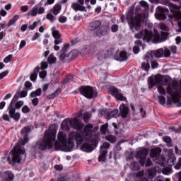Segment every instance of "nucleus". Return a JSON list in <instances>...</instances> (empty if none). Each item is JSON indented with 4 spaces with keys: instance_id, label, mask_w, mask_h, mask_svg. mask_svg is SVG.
<instances>
[{
    "instance_id": "obj_1",
    "label": "nucleus",
    "mask_w": 181,
    "mask_h": 181,
    "mask_svg": "<svg viewBox=\"0 0 181 181\" xmlns=\"http://www.w3.org/2000/svg\"><path fill=\"white\" fill-rule=\"evenodd\" d=\"M134 11L135 7H129L126 15V19L127 21L130 30H132V32H138L140 30L142 26V22H144L145 17L142 13H138L134 17Z\"/></svg>"
},
{
    "instance_id": "obj_2",
    "label": "nucleus",
    "mask_w": 181,
    "mask_h": 181,
    "mask_svg": "<svg viewBox=\"0 0 181 181\" xmlns=\"http://www.w3.org/2000/svg\"><path fill=\"white\" fill-rule=\"evenodd\" d=\"M56 150L64 151L65 152H71L74 148V142L71 140L67 141L66 136L63 133L58 134V141L54 144Z\"/></svg>"
},
{
    "instance_id": "obj_3",
    "label": "nucleus",
    "mask_w": 181,
    "mask_h": 181,
    "mask_svg": "<svg viewBox=\"0 0 181 181\" xmlns=\"http://www.w3.org/2000/svg\"><path fill=\"white\" fill-rule=\"evenodd\" d=\"M56 138V134L53 132H46L44 139L41 141H37L35 145L33 146V149H38L40 151H46V149H52L53 148V141Z\"/></svg>"
},
{
    "instance_id": "obj_4",
    "label": "nucleus",
    "mask_w": 181,
    "mask_h": 181,
    "mask_svg": "<svg viewBox=\"0 0 181 181\" xmlns=\"http://www.w3.org/2000/svg\"><path fill=\"white\" fill-rule=\"evenodd\" d=\"M170 76H162L160 74L150 76L148 78V90H151L155 86H168L170 83Z\"/></svg>"
},
{
    "instance_id": "obj_5",
    "label": "nucleus",
    "mask_w": 181,
    "mask_h": 181,
    "mask_svg": "<svg viewBox=\"0 0 181 181\" xmlns=\"http://www.w3.org/2000/svg\"><path fill=\"white\" fill-rule=\"evenodd\" d=\"M70 48V44L65 45L62 50L59 52V59L63 62V63H70L71 60L76 59L78 56V50H72L69 53H67V50Z\"/></svg>"
},
{
    "instance_id": "obj_6",
    "label": "nucleus",
    "mask_w": 181,
    "mask_h": 181,
    "mask_svg": "<svg viewBox=\"0 0 181 181\" xmlns=\"http://www.w3.org/2000/svg\"><path fill=\"white\" fill-rule=\"evenodd\" d=\"M148 155H149V148H140L136 151V159H139V163L141 166L149 168L153 165L151 158L146 159V156H148Z\"/></svg>"
},
{
    "instance_id": "obj_7",
    "label": "nucleus",
    "mask_w": 181,
    "mask_h": 181,
    "mask_svg": "<svg viewBox=\"0 0 181 181\" xmlns=\"http://www.w3.org/2000/svg\"><path fill=\"white\" fill-rule=\"evenodd\" d=\"M176 87H177V81H172L170 83L168 82V84L167 85L166 88V93L169 95H170L173 102L175 104H177V103H180V98H181V93L179 90H175L173 92V90H176Z\"/></svg>"
},
{
    "instance_id": "obj_8",
    "label": "nucleus",
    "mask_w": 181,
    "mask_h": 181,
    "mask_svg": "<svg viewBox=\"0 0 181 181\" xmlns=\"http://www.w3.org/2000/svg\"><path fill=\"white\" fill-rule=\"evenodd\" d=\"M20 97L18 93L13 96L10 105H8L7 110L8 111V115L10 118L13 119L16 122H18L19 119H21V113L15 112V103H18V100H19Z\"/></svg>"
},
{
    "instance_id": "obj_9",
    "label": "nucleus",
    "mask_w": 181,
    "mask_h": 181,
    "mask_svg": "<svg viewBox=\"0 0 181 181\" xmlns=\"http://www.w3.org/2000/svg\"><path fill=\"white\" fill-rule=\"evenodd\" d=\"M77 90L81 95L86 97V98H88V100L97 97V90L91 86H82L78 88Z\"/></svg>"
},
{
    "instance_id": "obj_10",
    "label": "nucleus",
    "mask_w": 181,
    "mask_h": 181,
    "mask_svg": "<svg viewBox=\"0 0 181 181\" xmlns=\"http://www.w3.org/2000/svg\"><path fill=\"white\" fill-rule=\"evenodd\" d=\"M25 150L19 148L14 147L13 150V158L12 162L13 164L15 163H21V160H22V158H21V155H25Z\"/></svg>"
},
{
    "instance_id": "obj_11",
    "label": "nucleus",
    "mask_w": 181,
    "mask_h": 181,
    "mask_svg": "<svg viewBox=\"0 0 181 181\" xmlns=\"http://www.w3.org/2000/svg\"><path fill=\"white\" fill-rule=\"evenodd\" d=\"M108 33H110V25H104L95 31V36L97 37H104V36H108Z\"/></svg>"
},
{
    "instance_id": "obj_12",
    "label": "nucleus",
    "mask_w": 181,
    "mask_h": 181,
    "mask_svg": "<svg viewBox=\"0 0 181 181\" xmlns=\"http://www.w3.org/2000/svg\"><path fill=\"white\" fill-rule=\"evenodd\" d=\"M70 127L74 128V129H77L78 131H81L84 127V124L80 122V120L77 117H74L72 119H69Z\"/></svg>"
},
{
    "instance_id": "obj_13",
    "label": "nucleus",
    "mask_w": 181,
    "mask_h": 181,
    "mask_svg": "<svg viewBox=\"0 0 181 181\" xmlns=\"http://www.w3.org/2000/svg\"><path fill=\"white\" fill-rule=\"evenodd\" d=\"M15 173L11 170L4 171L1 174V181H14Z\"/></svg>"
},
{
    "instance_id": "obj_14",
    "label": "nucleus",
    "mask_w": 181,
    "mask_h": 181,
    "mask_svg": "<svg viewBox=\"0 0 181 181\" xmlns=\"http://www.w3.org/2000/svg\"><path fill=\"white\" fill-rule=\"evenodd\" d=\"M93 128H94V126L91 124H88L85 126L82 135L86 139H90V138H91V135H93L91 129H93Z\"/></svg>"
},
{
    "instance_id": "obj_15",
    "label": "nucleus",
    "mask_w": 181,
    "mask_h": 181,
    "mask_svg": "<svg viewBox=\"0 0 181 181\" xmlns=\"http://www.w3.org/2000/svg\"><path fill=\"white\" fill-rule=\"evenodd\" d=\"M114 59L117 62H125V60H128V55L125 51H121L120 52L117 51L114 56Z\"/></svg>"
},
{
    "instance_id": "obj_16",
    "label": "nucleus",
    "mask_w": 181,
    "mask_h": 181,
    "mask_svg": "<svg viewBox=\"0 0 181 181\" xmlns=\"http://www.w3.org/2000/svg\"><path fill=\"white\" fill-rule=\"evenodd\" d=\"M69 137L72 138V139H75L76 142V145H81L83 144L84 139L83 138V135L78 132H71L69 134Z\"/></svg>"
},
{
    "instance_id": "obj_17",
    "label": "nucleus",
    "mask_w": 181,
    "mask_h": 181,
    "mask_svg": "<svg viewBox=\"0 0 181 181\" xmlns=\"http://www.w3.org/2000/svg\"><path fill=\"white\" fill-rule=\"evenodd\" d=\"M103 23H101V21L95 20L90 23L88 29L90 30V32H94L98 30L99 28H101V25Z\"/></svg>"
},
{
    "instance_id": "obj_18",
    "label": "nucleus",
    "mask_w": 181,
    "mask_h": 181,
    "mask_svg": "<svg viewBox=\"0 0 181 181\" xmlns=\"http://www.w3.org/2000/svg\"><path fill=\"white\" fill-rule=\"evenodd\" d=\"M45 12V7L42 6H34L30 11L28 12L31 16H36V15H42Z\"/></svg>"
},
{
    "instance_id": "obj_19",
    "label": "nucleus",
    "mask_w": 181,
    "mask_h": 181,
    "mask_svg": "<svg viewBox=\"0 0 181 181\" xmlns=\"http://www.w3.org/2000/svg\"><path fill=\"white\" fill-rule=\"evenodd\" d=\"M119 110L122 117L127 118L128 117V115L129 114V107L128 106L125 104H121Z\"/></svg>"
},
{
    "instance_id": "obj_20",
    "label": "nucleus",
    "mask_w": 181,
    "mask_h": 181,
    "mask_svg": "<svg viewBox=\"0 0 181 181\" xmlns=\"http://www.w3.org/2000/svg\"><path fill=\"white\" fill-rule=\"evenodd\" d=\"M152 39H153V32H152L151 30H149L146 28L144 29L143 40H144L147 43H149V42H151V40H152Z\"/></svg>"
},
{
    "instance_id": "obj_21",
    "label": "nucleus",
    "mask_w": 181,
    "mask_h": 181,
    "mask_svg": "<svg viewBox=\"0 0 181 181\" xmlns=\"http://www.w3.org/2000/svg\"><path fill=\"white\" fill-rule=\"evenodd\" d=\"M165 13H169V10L168 8H160L159 13L156 15L157 19L159 21H165L167 18Z\"/></svg>"
},
{
    "instance_id": "obj_22",
    "label": "nucleus",
    "mask_w": 181,
    "mask_h": 181,
    "mask_svg": "<svg viewBox=\"0 0 181 181\" xmlns=\"http://www.w3.org/2000/svg\"><path fill=\"white\" fill-rule=\"evenodd\" d=\"M161 153H162V148L160 147H156V148H152L150 151V156L153 159H156V158H158L160 156Z\"/></svg>"
},
{
    "instance_id": "obj_23",
    "label": "nucleus",
    "mask_w": 181,
    "mask_h": 181,
    "mask_svg": "<svg viewBox=\"0 0 181 181\" xmlns=\"http://www.w3.org/2000/svg\"><path fill=\"white\" fill-rule=\"evenodd\" d=\"M81 150L83 152H93V151H94V145L88 142H84L81 146Z\"/></svg>"
},
{
    "instance_id": "obj_24",
    "label": "nucleus",
    "mask_w": 181,
    "mask_h": 181,
    "mask_svg": "<svg viewBox=\"0 0 181 181\" xmlns=\"http://www.w3.org/2000/svg\"><path fill=\"white\" fill-rule=\"evenodd\" d=\"M49 12L53 13L55 16L62 12V4L60 3L56 4L53 8H50Z\"/></svg>"
},
{
    "instance_id": "obj_25",
    "label": "nucleus",
    "mask_w": 181,
    "mask_h": 181,
    "mask_svg": "<svg viewBox=\"0 0 181 181\" xmlns=\"http://www.w3.org/2000/svg\"><path fill=\"white\" fill-rule=\"evenodd\" d=\"M71 6L75 12H78V11H80V12H85L86 11V6H81L78 3L74 2L71 4Z\"/></svg>"
},
{
    "instance_id": "obj_26",
    "label": "nucleus",
    "mask_w": 181,
    "mask_h": 181,
    "mask_svg": "<svg viewBox=\"0 0 181 181\" xmlns=\"http://www.w3.org/2000/svg\"><path fill=\"white\" fill-rule=\"evenodd\" d=\"M118 117V110L117 108L112 111L107 112L106 119L110 120L111 118H117Z\"/></svg>"
},
{
    "instance_id": "obj_27",
    "label": "nucleus",
    "mask_w": 181,
    "mask_h": 181,
    "mask_svg": "<svg viewBox=\"0 0 181 181\" xmlns=\"http://www.w3.org/2000/svg\"><path fill=\"white\" fill-rule=\"evenodd\" d=\"M61 128L63 131H70V120L65 119L61 124Z\"/></svg>"
},
{
    "instance_id": "obj_28",
    "label": "nucleus",
    "mask_w": 181,
    "mask_h": 181,
    "mask_svg": "<svg viewBox=\"0 0 181 181\" xmlns=\"http://www.w3.org/2000/svg\"><path fill=\"white\" fill-rule=\"evenodd\" d=\"M62 93V88H58L53 93H51L47 96V100H53L57 95Z\"/></svg>"
},
{
    "instance_id": "obj_29",
    "label": "nucleus",
    "mask_w": 181,
    "mask_h": 181,
    "mask_svg": "<svg viewBox=\"0 0 181 181\" xmlns=\"http://www.w3.org/2000/svg\"><path fill=\"white\" fill-rule=\"evenodd\" d=\"M107 57H108V55L105 51H100L98 53L97 59L99 62H103V60L107 59Z\"/></svg>"
},
{
    "instance_id": "obj_30",
    "label": "nucleus",
    "mask_w": 181,
    "mask_h": 181,
    "mask_svg": "<svg viewBox=\"0 0 181 181\" xmlns=\"http://www.w3.org/2000/svg\"><path fill=\"white\" fill-rule=\"evenodd\" d=\"M109 90L111 95L115 98H116L121 93V90H119V88L115 86L110 87Z\"/></svg>"
},
{
    "instance_id": "obj_31",
    "label": "nucleus",
    "mask_w": 181,
    "mask_h": 181,
    "mask_svg": "<svg viewBox=\"0 0 181 181\" xmlns=\"http://www.w3.org/2000/svg\"><path fill=\"white\" fill-rule=\"evenodd\" d=\"M51 30L54 39H60L62 37V34H60V32H59V30H56V27H52L51 28Z\"/></svg>"
},
{
    "instance_id": "obj_32",
    "label": "nucleus",
    "mask_w": 181,
    "mask_h": 181,
    "mask_svg": "<svg viewBox=\"0 0 181 181\" xmlns=\"http://www.w3.org/2000/svg\"><path fill=\"white\" fill-rule=\"evenodd\" d=\"M42 95V89L37 88L35 91H33L30 94L31 98H36V97H40Z\"/></svg>"
},
{
    "instance_id": "obj_33",
    "label": "nucleus",
    "mask_w": 181,
    "mask_h": 181,
    "mask_svg": "<svg viewBox=\"0 0 181 181\" xmlns=\"http://www.w3.org/2000/svg\"><path fill=\"white\" fill-rule=\"evenodd\" d=\"M107 153L108 151H100V155L98 157L99 162H105Z\"/></svg>"
},
{
    "instance_id": "obj_34",
    "label": "nucleus",
    "mask_w": 181,
    "mask_h": 181,
    "mask_svg": "<svg viewBox=\"0 0 181 181\" xmlns=\"http://www.w3.org/2000/svg\"><path fill=\"white\" fill-rule=\"evenodd\" d=\"M19 19V15L14 16L7 23V28H11L12 25H15L16 22H18Z\"/></svg>"
},
{
    "instance_id": "obj_35",
    "label": "nucleus",
    "mask_w": 181,
    "mask_h": 181,
    "mask_svg": "<svg viewBox=\"0 0 181 181\" xmlns=\"http://www.w3.org/2000/svg\"><path fill=\"white\" fill-rule=\"evenodd\" d=\"M153 54L156 59H160V57H163V48H160V49L156 50L153 52Z\"/></svg>"
},
{
    "instance_id": "obj_36",
    "label": "nucleus",
    "mask_w": 181,
    "mask_h": 181,
    "mask_svg": "<svg viewBox=\"0 0 181 181\" xmlns=\"http://www.w3.org/2000/svg\"><path fill=\"white\" fill-rule=\"evenodd\" d=\"M57 62V58L54 57V54H50L47 58L48 64H54Z\"/></svg>"
},
{
    "instance_id": "obj_37",
    "label": "nucleus",
    "mask_w": 181,
    "mask_h": 181,
    "mask_svg": "<svg viewBox=\"0 0 181 181\" xmlns=\"http://www.w3.org/2000/svg\"><path fill=\"white\" fill-rule=\"evenodd\" d=\"M106 141H108L110 144H115L117 142V136L114 135H107L105 136Z\"/></svg>"
},
{
    "instance_id": "obj_38",
    "label": "nucleus",
    "mask_w": 181,
    "mask_h": 181,
    "mask_svg": "<svg viewBox=\"0 0 181 181\" xmlns=\"http://www.w3.org/2000/svg\"><path fill=\"white\" fill-rule=\"evenodd\" d=\"M175 163H176V157L175 156L169 157L167 160V165H168V166H170V168H172V166H173Z\"/></svg>"
},
{
    "instance_id": "obj_39",
    "label": "nucleus",
    "mask_w": 181,
    "mask_h": 181,
    "mask_svg": "<svg viewBox=\"0 0 181 181\" xmlns=\"http://www.w3.org/2000/svg\"><path fill=\"white\" fill-rule=\"evenodd\" d=\"M141 69L145 71H149V69H151V65L149 64V62L146 61V62L141 63Z\"/></svg>"
},
{
    "instance_id": "obj_40",
    "label": "nucleus",
    "mask_w": 181,
    "mask_h": 181,
    "mask_svg": "<svg viewBox=\"0 0 181 181\" xmlns=\"http://www.w3.org/2000/svg\"><path fill=\"white\" fill-rule=\"evenodd\" d=\"M163 141L165 142L166 144H168V146L170 147L172 146V138L169 136H165L163 137Z\"/></svg>"
},
{
    "instance_id": "obj_41",
    "label": "nucleus",
    "mask_w": 181,
    "mask_h": 181,
    "mask_svg": "<svg viewBox=\"0 0 181 181\" xmlns=\"http://www.w3.org/2000/svg\"><path fill=\"white\" fill-rule=\"evenodd\" d=\"M24 103L23 100H18L16 103H14L15 112H16V110H21V107L23 105Z\"/></svg>"
},
{
    "instance_id": "obj_42",
    "label": "nucleus",
    "mask_w": 181,
    "mask_h": 181,
    "mask_svg": "<svg viewBox=\"0 0 181 181\" xmlns=\"http://www.w3.org/2000/svg\"><path fill=\"white\" fill-rule=\"evenodd\" d=\"M31 129L30 127H24L21 132L23 135H25V136H28V134H29V132H30Z\"/></svg>"
},
{
    "instance_id": "obj_43",
    "label": "nucleus",
    "mask_w": 181,
    "mask_h": 181,
    "mask_svg": "<svg viewBox=\"0 0 181 181\" xmlns=\"http://www.w3.org/2000/svg\"><path fill=\"white\" fill-rule=\"evenodd\" d=\"M107 129H108V124H105L100 126V132L103 135L107 134Z\"/></svg>"
},
{
    "instance_id": "obj_44",
    "label": "nucleus",
    "mask_w": 181,
    "mask_h": 181,
    "mask_svg": "<svg viewBox=\"0 0 181 181\" xmlns=\"http://www.w3.org/2000/svg\"><path fill=\"white\" fill-rule=\"evenodd\" d=\"M110 146V145L109 144V143L104 142L103 145L100 146V152L107 151V149H109Z\"/></svg>"
},
{
    "instance_id": "obj_45",
    "label": "nucleus",
    "mask_w": 181,
    "mask_h": 181,
    "mask_svg": "<svg viewBox=\"0 0 181 181\" xmlns=\"http://www.w3.org/2000/svg\"><path fill=\"white\" fill-rule=\"evenodd\" d=\"M158 92L159 94H161V95H166V90H165V88L162 86H159L157 87Z\"/></svg>"
},
{
    "instance_id": "obj_46",
    "label": "nucleus",
    "mask_w": 181,
    "mask_h": 181,
    "mask_svg": "<svg viewBox=\"0 0 181 181\" xmlns=\"http://www.w3.org/2000/svg\"><path fill=\"white\" fill-rule=\"evenodd\" d=\"M158 103L159 104H160V105H165L166 103V98H165V96L158 95Z\"/></svg>"
},
{
    "instance_id": "obj_47",
    "label": "nucleus",
    "mask_w": 181,
    "mask_h": 181,
    "mask_svg": "<svg viewBox=\"0 0 181 181\" xmlns=\"http://www.w3.org/2000/svg\"><path fill=\"white\" fill-rule=\"evenodd\" d=\"M160 41V35L159 33L155 34L153 35V43H159Z\"/></svg>"
},
{
    "instance_id": "obj_48",
    "label": "nucleus",
    "mask_w": 181,
    "mask_h": 181,
    "mask_svg": "<svg viewBox=\"0 0 181 181\" xmlns=\"http://www.w3.org/2000/svg\"><path fill=\"white\" fill-rule=\"evenodd\" d=\"M116 100H118V101H127V98L124 96L121 92L115 97Z\"/></svg>"
},
{
    "instance_id": "obj_49",
    "label": "nucleus",
    "mask_w": 181,
    "mask_h": 181,
    "mask_svg": "<svg viewBox=\"0 0 181 181\" xmlns=\"http://www.w3.org/2000/svg\"><path fill=\"white\" fill-rule=\"evenodd\" d=\"M144 30H141L140 32L134 35L135 39H144Z\"/></svg>"
},
{
    "instance_id": "obj_50",
    "label": "nucleus",
    "mask_w": 181,
    "mask_h": 181,
    "mask_svg": "<svg viewBox=\"0 0 181 181\" xmlns=\"http://www.w3.org/2000/svg\"><path fill=\"white\" fill-rule=\"evenodd\" d=\"M83 121L86 124H87V122H88V121H90V113L88 112H86L83 114Z\"/></svg>"
},
{
    "instance_id": "obj_51",
    "label": "nucleus",
    "mask_w": 181,
    "mask_h": 181,
    "mask_svg": "<svg viewBox=\"0 0 181 181\" xmlns=\"http://www.w3.org/2000/svg\"><path fill=\"white\" fill-rule=\"evenodd\" d=\"M46 18L48 21H49L51 23H53L54 22V21H56V18H54V16H53L52 14V13H48L47 15H46Z\"/></svg>"
},
{
    "instance_id": "obj_52",
    "label": "nucleus",
    "mask_w": 181,
    "mask_h": 181,
    "mask_svg": "<svg viewBox=\"0 0 181 181\" xmlns=\"http://www.w3.org/2000/svg\"><path fill=\"white\" fill-rule=\"evenodd\" d=\"M114 52H115V47H111L107 50L106 54L107 55V57L112 56L114 54Z\"/></svg>"
},
{
    "instance_id": "obj_53",
    "label": "nucleus",
    "mask_w": 181,
    "mask_h": 181,
    "mask_svg": "<svg viewBox=\"0 0 181 181\" xmlns=\"http://www.w3.org/2000/svg\"><path fill=\"white\" fill-rule=\"evenodd\" d=\"M41 70H46V69H47V67H49V62H46V61H42L41 63Z\"/></svg>"
},
{
    "instance_id": "obj_54",
    "label": "nucleus",
    "mask_w": 181,
    "mask_h": 181,
    "mask_svg": "<svg viewBox=\"0 0 181 181\" xmlns=\"http://www.w3.org/2000/svg\"><path fill=\"white\" fill-rule=\"evenodd\" d=\"M73 78H74V76H73L71 74H69L64 79V83H70V81H73Z\"/></svg>"
},
{
    "instance_id": "obj_55",
    "label": "nucleus",
    "mask_w": 181,
    "mask_h": 181,
    "mask_svg": "<svg viewBox=\"0 0 181 181\" xmlns=\"http://www.w3.org/2000/svg\"><path fill=\"white\" fill-rule=\"evenodd\" d=\"M24 86L27 91H29V90H32V83L29 81H25Z\"/></svg>"
},
{
    "instance_id": "obj_56",
    "label": "nucleus",
    "mask_w": 181,
    "mask_h": 181,
    "mask_svg": "<svg viewBox=\"0 0 181 181\" xmlns=\"http://www.w3.org/2000/svg\"><path fill=\"white\" fill-rule=\"evenodd\" d=\"M21 112H23V114H28L30 112V108L28 107V105H24L21 109Z\"/></svg>"
},
{
    "instance_id": "obj_57",
    "label": "nucleus",
    "mask_w": 181,
    "mask_h": 181,
    "mask_svg": "<svg viewBox=\"0 0 181 181\" xmlns=\"http://www.w3.org/2000/svg\"><path fill=\"white\" fill-rule=\"evenodd\" d=\"M140 4V6H142V8H145L146 9H148L149 8V4H148V2L141 0L139 2Z\"/></svg>"
},
{
    "instance_id": "obj_58",
    "label": "nucleus",
    "mask_w": 181,
    "mask_h": 181,
    "mask_svg": "<svg viewBox=\"0 0 181 181\" xmlns=\"http://www.w3.org/2000/svg\"><path fill=\"white\" fill-rule=\"evenodd\" d=\"M17 93L18 94V97H20V98H25V97L28 95V91L26 90H23Z\"/></svg>"
},
{
    "instance_id": "obj_59",
    "label": "nucleus",
    "mask_w": 181,
    "mask_h": 181,
    "mask_svg": "<svg viewBox=\"0 0 181 181\" xmlns=\"http://www.w3.org/2000/svg\"><path fill=\"white\" fill-rule=\"evenodd\" d=\"M163 56L164 57H170V49L168 48L163 49Z\"/></svg>"
},
{
    "instance_id": "obj_60",
    "label": "nucleus",
    "mask_w": 181,
    "mask_h": 181,
    "mask_svg": "<svg viewBox=\"0 0 181 181\" xmlns=\"http://www.w3.org/2000/svg\"><path fill=\"white\" fill-rule=\"evenodd\" d=\"M46 76H47V71H42L39 73L40 78H46Z\"/></svg>"
},
{
    "instance_id": "obj_61",
    "label": "nucleus",
    "mask_w": 181,
    "mask_h": 181,
    "mask_svg": "<svg viewBox=\"0 0 181 181\" xmlns=\"http://www.w3.org/2000/svg\"><path fill=\"white\" fill-rule=\"evenodd\" d=\"M111 31L112 33H117L118 32V25L114 24L111 26Z\"/></svg>"
},
{
    "instance_id": "obj_62",
    "label": "nucleus",
    "mask_w": 181,
    "mask_h": 181,
    "mask_svg": "<svg viewBox=\"0 0 181 181\" xmlns=\"http://www.w3.org/2000/svg\"><path fill=\"white\" fill-rule=\"evenodd\" d=\"M170 129L173 132H175V134H180L181 132V127L178 128H175V127H170Z\"/></svg>"
},
{
    "instance_id": "obj_63",
    "label": "nucleus",
    "mask_w": 181,
    "mask_h": 181,
    "mask_svg": "<svg viewBox=\"0 0 181 181\" xmlns=\"http://www.w3.org/2000/svg\"><path fill=\"white\" fill-rule=\"evenodd\" d=\"M175 169L177 170H179V169H181V157L179 158L177 163L175 165Z\"/></svg>"
},
{
    "instance_id": "obj_64",
    "label": "nucleus",
    "mask_w": 181,
    "mask_h": 181,
    "mask_svg": "<svg viewBox=\"0 0 181 181\" xmlns=\"http://www.w3.org/2000/svg\"><path fill=\"white\" fill-rule=\"evenodd\" d=\"M131 166L133 167L134 170H139V167L138 166V163L133 162L131 163Z\"/></svg>"
}]
</instances>
